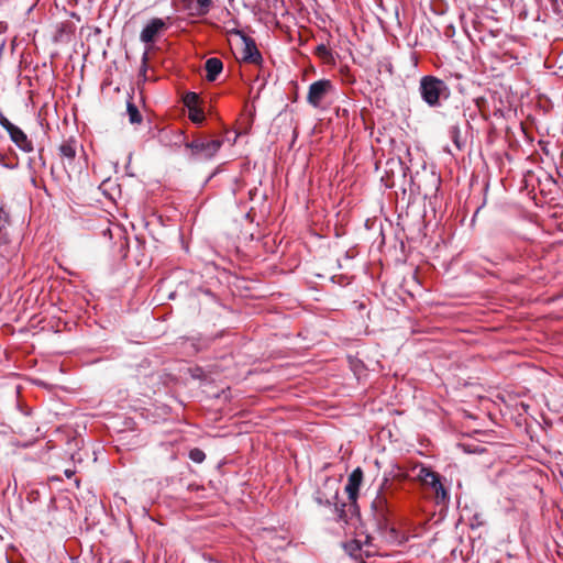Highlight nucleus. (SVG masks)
<instances>
[{
    "label": "nucleus",
    "mask_w": 563,
    "mask_h": 563,
    "mask_svg": "<svg viewBox=\"0 0 563 563\" xmlns=\"http://www.w3.org/2000/svg\"><path fill=\"white\" fill-rule=\"evenodd\" d=\"M419 92L422 100L431 108L440 107L441 100L450 97L448 85L434 76H423L420 79Z\"/></svg>",
    "instance_id": "f257e3e1"
},
{
    "label": "nucleus",
    "mask_w": 563,
    "mask_h": 563,
    "mask_svg": "<svg viewBox=\"0 0 563 563\" xmlns=\"http://www.w3.org/2000/svg\"><path fill=\"white\" fill-rule=\"evenodd\" d=\"M186 148L191 151L190 157L196 161L211 159L222 146L221 140L207 141L197 139L185 144Z\"/></svg>",
    "instance_id": "f03ea898"
},
{
    "label": "nucleus",
    "mask_w": 563,
    "mask_h": 563,
    "mask_svg": "<svg viewBox=\"0 0 563 563\" xmlns=\"http://www.w3.org/2000/svg\"><path fill=\"white\" fill-rule=\"evenodd\" d=\"M334 85L330 79L324 78L317 80L312 82L308 88L307 102L311 107L319 109L322 107V103L327 97L334 93Z\"/></svg>",
    "instance_id": "7ed1b4c3"
},
{
    "label": "nucleus",
    "mask_w": 563,
    "mask_h": 563,
    "mask_svg": "<svg viewBox=\"0 0 563 563\" xmlns=\"http://www.w3.org/2000/svg\"><path fill=\"white\" fill-rule=\"evenodd\" d=\"M0 125L8 132L10 140L24 153H31L34 150L33 142L15 124H13L0 110Z\"/></svg>",
    "instance_id": "20e7f679"
},
{
    "label": "nucleus",
    "mask_w": 563,
    "mask_h": 563,
    "mask_svg": "<svg viewBox=\"0 0 563 563\" xmlns=\"http://www.w3.org/2000/svg\"><path fill=\"white\" fill-rule=\"evenodd\" d=\"M167 29L166 22L161 18H154L143 27L140 40L145 44L154 43L155 38Z\"/></svg>",
    "instance_id": "39448f33"
},
{
    "label": "nucleus",
    "mask_w": 563,
    "mask_h": 563,
    "mask_svg": "<svg viewBox=\"0 0 563 563\" xmlns=\"http://www.w3.org/2000/svg\"><path fill=\"white\" fill-rule=\"evenodd\" d=\"M363 481V472L360 467L355 468L347 477L345 492L347 494L351 506H354L358 496V490Z\"/></svg>",
    "instance_id": "423d86ee"
},
{
    "label": "nucleus",
    "mask_w": 563,
    "mask_h": 563,
    "mask_svg": "<svg viewBox=\"0 0 563 563\" xmlns=\"http://www.w3.org/2000/svg\"><path fill=\"white\" fill-rule=\"evenodd\" d=\"M58 155L62 159L64 168L67 170L75 161L77 155V142L74 139L65 140L58 146Z\"/></svg>",
    "instance_id": "0eeeda50"
},
{
    "label": "nucleus",
    "mask_w": 563,
    "mask_h": 563,
    "mask_svg": "<svg viewBox=\"0 0 563 563\" xmlns=\"http://www.w3.org/2000/svg\"><path fill=\"white\" fill-rule=\"evenodd\" d=\"M244 48H243V60L252 64H260L262 62V55L253 38L243 36Z\"/></svg>",
    "instance_id": "6e6552de"
},
{
    "label": "nucleus",
    "mask_w": 563,
    "mask_h": 563,
    "mask_svg": "<svg viewBox=\"0 0 563 563\" xmlns=\"http://www.w3.org/2000/svg\"><path fill=\"white\" fill-rule=\"evenodd\" d=\"M417 477L422 483V485L431 489H434L439 484H441L440 475L426 466H421L419 468Z\"/></svg>",
    "instance_id": "1a4fd4ad"
},
{
    "label": "nucleus",
    "mask_w": 563,
    "mask_h": 563,
    "mask_svg": "<svg viewBox=\"0 0 563 563\" xmlns=\"http://www.w3.org/2000/svg\"><path fill=\"white\" fill-rule=\"evenodd\" d=\"M372 508L376 512V516L380 519H385L388 508V499L385 493L379 489L375 499L372 503Z\"/></svg>",
    "instance_id": "9d476101"
},
{
    "label": "nucleus",
    "mask_w": 563,
    "mask_h": 563,
    "mask_svg": "<svg viewBox=\"0 0 563 563\" xmlns=\"http://www.w3.org/2000/svg\"><path fill=\"white\" fill-rule=\"evenodd\" d=\"M205 69L207 71V75H206L207 79L209 81H214L217 79V77L220 75V73L222 71L223 64H222L221 59H219L217 57H211L206 60Z\"/></svg>",
    "instance_id": "9b49d317"
},
{
    "label": "nucleus",
    "mask_w": 563,
    "mask_h": 563,
    "mask_svg": "<svg viewBox=\"0 0 563 563\" xmlns=\"http://www.w3.org/2000/svg\"><path fill=\"white\" fill-rule=\"evenodd\" d=\"M344 550L350 556L357 559L362 555L363 545L358 540H351L344 543Z\"/></svg>",
    "instance_id": "f8f14e48"
},
{
    "label": "nucleus",
    "mask_w": 563,
    "mask_h": 563,
    "mask_svg": "<svg viewBox=\"0 0 563 563\" xmlns=\"http://www.w3.org/2000/svg\"><path fill=\"white\" fill-rule=\"evenodd\" d=\"M126 113L131 124L142 123L143 117L139 111L137 107L132 101H128L126 103Z\"/></svg>",
    "instance_id": "ddd939ff"
},
{
    "label": "nucleus",
    "mask_w": 563,
    "mask_h": 563,
    "mask_svg": "<svg viewBox=\"0 0 563 563\" xmlns=\"http://www.w3.org/2000/svg\"><path fill=\"white\" fill-rule=\"evenodd\" d=\"M211 7L212 0H197L195 14L198 16H203L210 12Z\"/></svg>",
    "instance_id": "4468645a"
},
{
    "label": "nucleus",
    "mask_w": 563,
    "mask_h": 563,
    "mask_svg": "<svg viewBox=\"0 0 563 563\" xmlns=\"http://www.w3.org/2000/svg\"><path fill=\"white\" fill-rule=\"evenodd\" d=\"M184 106L189 110L197 108L199 103V95L192 91L185 93L183 97Z\"/></svg>",
    "instance_id": "2eb2a0df"
},
{
    "label": "nucleus",
    "mask_w": 563,
    "mask_h": 563,
    "mask_svg": "<svg viewBox=\"0 0 563 563\" xmlns=\"http://www.w3.org/2000/svg\"><path fill=\"white\" fill-rule=\"evenodd\" d=\"M449 135L451 140L453 141L454 145L457 150H461L463 146V143L461 141V130L457 124H453L449 128Z\"/></svg>",
    "instance_id": "dca6fc26"
},
{
    "label": "nucleus",
    "mask_w": 563,
    "mask_h": 563,
    "mask_svg": "<svg viewBox=\"0 0 563 563\" xmlns=\"http://www.w3.org/2000/svg\"><path fill=\"white\" fill-rule=\"evenodd\" d=\"M432 490L434 492L437 504H446L449 501V494L442 483Z\"/></svg>",
    "instance_id": "f3484780"
},
{
    "label": "nucleus",
    "mask_w": 563,
    "mask_h": 563,
    "mask_svg": "<svg viewBox=\"0 0 563 563\" xmlns=\"http://www.w3.org/2000/svg\"><path fill=\"white\" fill-rule=\"evenodd\" d=\"M189 119L196 124H202L205 121V112L199 107L188 110Z\"/></svg>",
    "instance_id": "a211bd4d"
},
{
    "label": "nucleus",
    "mask_w": 563,
    "mask_h": 563,
    "mask_svg": "<svg viewBox=\"0 0 563 563\" xmlns=\"http://www.w3.org/2000/svg\"><path fill=\"white\" fill-rule=\"evenodd\" d=\"M189 459L195 463H202L206 459V454L202 450L195 448L189 451Z\"/></svg>",
    "instance_id": "6ab92c4d"
},
{
    "label": "nucleus",
    "mask_w": 563,
    "mask_h": 563,
    "mask_svg": "<svg viewBox=\"0 0 563 563\" xmlns=\"http://www.w3.org/2000/svg\"><path fill=\"white\" fill-rule=\"evenodd\" d=\"M345 507H346L345 504H342L340 508L336 507V514H338V519L340 521H343V522L347 523L349 522V518H347V514L345 511Z\"/></svg>",
    "instance_id": "aec40b11"
},
{
    "label": "nucleus",
    "mask_w": 563,
    "mask_h": 563,
    "mask_svg": "<svg viewBox=\"0 0 563 563\" xmlns=\"http://www.w3.org/2000/svg\"><path fill=\"white\" fill-rule=\"evenodd\" d=\"M317 52L319 53V55L321 56H328L329 55V49L327 48V46L324 44H320L318 45L317 47Z\"/></svg>",
    "instance_id": "412c9836"
},
{
    "label": "nucleus",
    "mask_w": 563,
    "mask_h": 563,
    "mask_svg": "<svg viewBox=\"0 0 563 563\" xmlns=\"http://www.w3.org/2000/svg\"><path fill=\"white\" fill-rule=\"evenodd\" d=\"M143 71L146 70V53L144 54L143 56V68H142Z\"/></svg>",
    "instance_id": "4be33fe9"
}]
</instances>
